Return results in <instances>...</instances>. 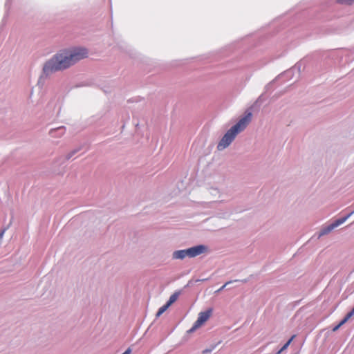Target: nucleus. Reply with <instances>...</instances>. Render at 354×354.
I'll return each mask as SVG.
<instances>
[{
    "label": "nucleus",
    "instance_id": "nucleus-1",
    "mask_svg": "<svg viewBox=\"0 0 354 354\" xmlns=\"http://www.w3.org/2000/svg\"><path fill=\"white\" fill-rule=\"evenodd\" d=\"M87 55L88 52L84 48H75L58 53L45 64L43 68L44 72L48 74L53 71L67 68L80 59L86 57Z\"/></svg>",
    "mask_w": 354,
    "mask_h": 354
},
{
    "label": "nucleus",
    "instance_id": "nucleus-2",
    "mask_svg": "<svg viewBox=\"0 0 354 354\" xmlns=\"http://www.w3.org/2000/svg\"><path fill=\"white\" fill-rule=\"evenodd\" d=\"M252 114L249 112L232 126L223 136L217 145V149L222 151L227 147L235 139L238 133L243 131L252 120Z\"/></svg>",
    "mask_w": 354,
    "mask_h": 354
},
{
    "label": "nucleus",
    "instance_id": "nucleus-3",
    "mask_svg": "<svg viewBox=\"0 0 354 354\" xmlns=\"http://www.w3.org/2000/svg\"><path fill=\"white\" fill-rule=\"evenodd\" d=\"M207 251V248L205 245H199L192 247L187 250H181L175 251L173 253V258L175 259H183L186 257H195Z\"/></svg>",
    "mask_w": 354,
    "mask_h": 354
},
{
    "label": "nucleus",
    "instance_id": "nucleus-4",
    "mask_svg": "<svg viewBox=\"0 0 354 354\" xmlns=\"http://www.w3.org/2000/svg\"><path fill=\"white\" fill-rule=\"evenodd\" d=\"M212 310L211 308L206 311L201 312L198 314L197 320L194 322L191 330L193 331L201 327L205 322H206L212 315Z\"/></svg>",
    "mask_w": 354,
    "mask_h": 354
},
{
    "label": "nucleus",
    "instance_id": "nucleus-5",
    "mask_svg": "<svg viewBox=\"0 0 354 354\" xmlns=\"http://www.w3.org/2000/svg\"><path fill=\"white\" fill-rule=\"evenodd\" d=\"M349 216L350 215H348V216H346L345 217L339 218V219L336 220L335 222H333V223H331L330 225H329L327 227L323 228L321 230L319 235L322 236V235L327 234L328 233L331 232L333 229H335V227H337L339 225H340L342 223H344L346 221V219L349 217Z\"/></svg>",
    "mask_w": 354,
    "mask_h": 354
},
{
    "label": "nucleus",
    "instance_id": "nucleus-6",
    "mask_svg": "<svg viewBox=\"0 0 354 354\" xmlns=\"http://www.w3.org/2000/svg\"><path fill=\"white\" fill-rule=\"evenodd\" d=\"M180 295V292H175L173 295H171L167 301L168 305H171L173 303H174L178 298Z\"/></svg>",
    "mask_w": 354,
    "mask_h": 354
},
{
    "label": "nucleus",
    "instance_id": "nucleus-7",
    "mask_svg": "<svg viewBox=\"0 0 354 354\" xmlns=\"http://www.w3.org/2000/svg\"><path fill=\"white\" fill-rule=\"evenodd\" d=\"M170 306V305H168L167 303H166L165 305H163L162 306H161L157 314H156V316L157 317H159L160 315H162L169 307Z\"/></svg>",
    "mask_w": 354,
    "mask_h": 354
},
{
    "label": "nucleus",
    "instance_id": "nucleus-8",
    "mask_svg": "<svg viewBox=\"0 0 354 354\" xmlns=\"http://www.w3.org/2000/svg\"><path fill=\"white\" fill-rule=\"evenodd\" d=\"M294 337L295 335H293L276 354H280L283 351L286 349L291 343V342L292 341V339H294Z\"/></svg>",
    "mask_w": 354,
    "mask_h": 354
},
{
    "label": "nucleus",
    "instance_id": "nucleus-9",
    "mask_svg": "<svg viewBox=\"0 0 354 354\" xmlns=\"http://www.w3.org/2000/svg\"><path fill=\"white\" fill-rule=\"evenodd\" d=\"M354 315V308L343 319V322H346Z\"/></svg>",
    "mask_w": 354,
    "mask_h": 354
},
{
    "label": "nucleus",
    "instance_id": "nucleus-10",
    "mask_svg": "<svg viewBox=\"0 0 354 354\" xmlns=\"http://www.w3.org/2000/svg\"><path fill=\"white\" fill-rule=\"evenodd\" d=\"M337 1L342 4L350 5L354 1V0H337Z\"/></svg>",
    "mask_w": 354,
    "mask_h": 354
},
{
    "label": "nucleus",
    "instance_id": "nucleus-11",
    "mask_svg": "<svg viewBox=\"0 0 354 354\" xmlns=\"http://www.w3.org/2000/svg\"><path fill=\"white\" fill-rule=\"evenodd\" d=\"M346 322H343V319L339 323L338 325H337L336 326H335L333 329V331H336L337 330H338L343 324H344Z\"/></svg>",
    "mask_w": 354,
    "mask_h": 354
},
{
    "label": "nucleus",
    "instance_id": "nucleus-12",
    "mask_svg": "<svg viewBox=\"0 0 354 354\" xmlns=\"http://www.w3.org/2000/svg\"><path fill=\"white\" fill-rule=\"evenodd\" d=\"M232 281L226 282L218 291H221L223 290L228 284H230Z\"/></svg>",
    "mask_w": 354,
    "mask_h": 354
},
{
    "label": "nucleus",
    "instance_id": "nucleus-13",
    "mask_svg": "<svg viewBox=\"0 0 354 354\" xmlns=\"http://www.w3.org/2000/svg\"><path fill=\"white\" fill-rule=\"evenodd\" d=\"M131 353V349L130 348H128L124 353H123L122 354H130Z\"/></svg>",
    "mask_w": 354,
    "mask_h": 354
}]
</instances>
